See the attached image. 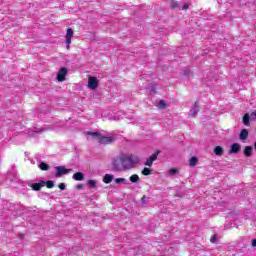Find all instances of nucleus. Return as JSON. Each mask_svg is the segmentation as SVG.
I'll return each mask as SVG.
<instances>
[{
    "label": "nucleus",
    "mask_w": 256,
    "mask_h": 256,
    "mask_svg": "<svg viewBox=\"0 0 256 256\" xmlns=\"http://www.w3.org/2000/svg\"><path fill=\"white\" fill-rule=\"evenodd\" d=\"M55 177H63V175H67L68 173H71V169L65 168V166H56L55 167Z\"/></svg>",
    "instance_id": "4"
},
{
    "label": "nucleus",
    "mask_w": 256,
    "mask_h": 256,
    "mask_svg": "<svg viewBox=\"0 0 256 256\" xmlns=\"http://www.w3.org/2000/svg\"><path fill=\"white\" fill-rule=\"evenodd\" d=\"M72 178L74 181H83L85 179V174L82 172H76L73 174Z\"/></svg>",
    "instance_id": "11"
},
{
    "label": "nucleus",
    "mask_w": 256,
    "mask_h": 256,
    "mask_svg": "<svg viewBox=\"0 0 256 256\" xmlns=\"http://www.w3.org/2000/svg\"><path fill=\"white\" fill-rule=\"evenodd\" d=\"M182 9L185 10V11H187V9H189V4H184V5L182 6Z\"/></svg>",
    "instance_id": "34"
},
{
    "label": "nucleus",
    "mask_w": 256,
    "mask_h": 256,
    "mask_svg": "<svg viewBox=\"0 0 256 256\" xmlns=\"http://www.w3.org/2000/svg\"><path fill=\"white\" fill-rule=\"evenodd\" d=\"M76 188H77V189H83V184H78V185L76 186Z\"/></svg>",
    "instance_id": "35"
},
{
    "label": "nucleus",
    "mask_w": 256,
    "mask_h": 256,
    "mask_svg": "<svg viewBox=\"0 0 256 256\" xmlns=\"http://www.w3.org/2000/svg\"><path fill=\"white\" fill-rule=\"evenodd\" d=\"M66 49H71V43H66Z\"/></svg>",
    "instance_id": "37"
},
{
    "label": "nucleus",
    "mask_w": 256,
    "mask_h": 256,
    "mask_svg": "<svg viewBox=\"0 0 256 256\" xmlns=\"http://www.w3.org/2000/svg\"><path fill=\"white\" fill-rule=\"evenodd\" d=\"M241 151V144L233 143L230 146V150L228 151L229 155L237 154Z\"/></svg>",
    "instance_id": "8"
},
{
    "label": "nucleus",
    "mask_w": 256,
    "mask_h": 256,
    "mask_svg": "<svg viewBox=\"0 0 256 256\" xmlns=\"http://www.w3.org/2000/svg\"><path fill=\"white\" fill-rule=\"evenodd\" d=\"M251 119H256V110L250 114Z\"/></svg>",
    "instance_id": "33"
},
{
    "label": "nucleus",
    "mask_w": 256,
    "mask_h": 256,
    "mask_svg": "<svg viewBox=\"0 0 256 256\" xmlns=\"http://www.w3.org/2000/svg\"><path fill=\"white\" fill-rule=\"evenodd\" d=\"M58 187H59V189H60L61 191H65V189L67 188V185H65V183H60V184L58 185Z\"/></svg>",
    "instance_id": "30"
},
{
    "label": "nucleus",
    "mask_w": 256,
    "mask_h": 256,
    "mask_svg": "<svg viewBox=\"0 0 256 256\" xmlns=\"http://www.w3.org/2000/svg\"><path fill=\"white\" fill-rule=\"evenodd\" d=\"M88 87L93 91L99 87V79L97 77L89 76L88 78Z\"/></svg>",
    "instance_id": "6"
},
{
    "label": "nucleus",
    "mask_w": 256,
    "mask_h": 256,
    "mask_svg": "<svg viewBox=\"0 0 256 256\" xmlns=\"http://www.w3.org/2000/svg\"><path fill=\"white\" fill-rule=\"evenodd\" d=\"M252 247H256V239L252 240Z\"/></svg>",
    "instance_id": "36"
},
{
    "label": "nucleus",
    "mask_w": 256,
    "mask_h": 256,
    "mask_svg": "<svg viewBox=\"0 0 256 256\" xmlns=\"http://www.w3.org/2000/svg\"><path fill=\"white\" fill-rule=\"evenodd\" d=\"M68 70L65 67L60 68V70L57 73L56 79L59 81V83H63L67 77Z\"/></svg>",
    "instance_id": "5"
},
{
    "label": "nucleus",
    "mask_w": 256,
    "mask_h": 256,
    "mask_svg": "<svg viewBox=\"0 0 256 256\" xmlns=\"http://www.w3.org/2000/svg\"><path fill=\"white\" fill-rule=\"evenodd\" d=\"M115 183L119 184V183H127V179L125 178H116L115 179Z\"/></svg>",
    "instance_id": "27"
},
{
    "label": "nucleus",
    "mask_w": 256,
    "mask_h": 256,
    "mask_svg": "<svg viewBox=\"0 0 256 256\" xmlns=\"http://www.w3.org/2000/svg\"><path fill=\"white\" fill-rule=\"evenodd\" d=\"M251 116H249V114H245L242 118V122L246 127H249L251 125L250 122Z\"/></svg>",
    "instance_id": "15"
},
{
    "label": "nucleus",
    "mask_w": 256,
    "mask_h": 256,
    "mask_svg": "<svg viewBox=\"0 0 256 256\" xmlns=\"http://www.w3.org/2000/svg\"><path fill=\"white\" fill-rule=\"evenodd\" d=\"M184 75L186 77H189V75H191V70H188V69L184 70Z\"/></svg>",
    "instance_id": "32"
},
{
    "label": "nucleus",
    "mask_w": 256,
    "mask_h": 256,
    "mask_svg": "<svg viewBox=\"0 0 256 256\" xmlns=\"http://www.w3.org/2000/svg\"><path fill=\"white\" fill-rule=\"evenodd\" d=\"M18 237H19L20 239H23V238L25 237V235H24V234H18Z\"/></svg>",
    "instance_id": "38"
},
{
    "label": "nucleus",
    "mask_w": 256,
    "mask_h": 256,
    "mask_svg": "<svg viewBox=\"0 0 256 256\" xmlns=\"http://www.w3.org/2000/svg\"><path fill=\"white\" fill-rule=\"evenodd\" d=\"M171 7H172V9H177V8H179V3L176 1H172Z\"/></svg>",
    "instance_id": "29"
},
{
    "label": "nucleus",
    "mask_w": 256,
    "mask_h": 256,
    "mask_svg": "<svg viewBox=\"0 0 256 256\" xmlns=\"http://www.w3.org/2000/svg\"><path fill=\"white\" fill-rule=\"evenodd\" d=\"M45 185L48 189H53L55 187V182L52 180H48L45 182Z\"/></svg>",
    "instance_id": "23"
},
{
    "label": "nucleus",
    "mask_w": 256,
    "mask_h": 256,
    "mask_svg": "<svg viewBox=\"0 0 256 256\" xmlns=\"http://www.w3.org/2000/svg\"><path fill=\"white\" fill-rule=\"evenodd\" d=\"M122 161L124 165V171L135 169L139 163V157L133 155L122 154Z\"/></svg>",
    "instance_id": "1"
},
{
    "label": "nucleus",
    "mask_w": 256,
    "mask_h": 256,
    "mask_svg": "<svg viewBox=\"0 0 256 256\" xmlns=\"http://www.w3.org/2000/svg\"><path fill=\"white\" fill-rule=\"evenodd\" d=\"M197 113H199V101H196L193 108L190 110L192 117H197Z\"/></svg>",
    "instance_id": "9"
},
{
    "label": "nucleus",
    "mask_w": 256,
    "mask_h": 256,
    "mask_svg": "<svg viewBox=\"0 0 256 256\" xmlns=\"http://www.w3.org/2000/svg\"><path fill=\"white\" fill-rule=\"evenodd\" d=\"M112 171H115L116 173H121L125 171L123 165V154H120L119 157L115 158L112 161Z\"/></svg>",
    "instance_id": "2"
},
{
    "label": "nucleus",
    "mask_w": 256,
    "mask_h": 256,
    "mask_svg": "<svg viewBox=\"0 0 256 256\" xmlns=\"http://www.w3.org/2000/svg\"><path fill=\"white\" fill-rule=\"evenodd\" d=\"M210 243H217V234L211 236Z\"/></svg>",
    "instance_id": "28"
},
{
    "label": "nucleus",
    "mask_w": 256,
    "mask_h": 256,
    "mask_svg": "<svg viewBox=\"0 0 256 256\" xmlns=\"http://www.w3.org/2000/svg\"><path fill=\"white\" fill-rule=\"evenodd\" d=\"M87 135H90V137H98V139H99V137H101V134L99 132L89 131V132H87Z\"/></svg>",
    "instance_id": "26"
},
{
    "label": "nucleus",
    "mask_w": 256,
    "mask_h": 256,
    "mask_svg": "<svg viewBox=\"0 0 256 256\" xmlns=\"http://www.w3.org/2000/svg\"><path fill=\"white\" fill-rule=\"evenodd\" d=\"M113 181V175L111 174H106L104 177H103V183H106V184H109Z\"/></svg>",
    "instance_id": "18"
},
{
    "label": "nucleus",
    "mask_w": 256,
    "mask_h": 256,
    "mask_svg": "<svg viewBox=\"0 0 256 256\" xmlns=\"http://www.w3.org/2000/svg\"><path fill=\"white\" fill-rule=\"evenodd\" d=\"M41 187H45V181H40L39 183H34L31 185L33 191H41Z\"/></svg>",
    "instance_id": "10"
},
{
    "label": "nucleus",
    "mask_w": 256,
    "mask_h": 256,
    "mask_svg": "<svg viewBox=\"0 0 256 256\" xmlns=\"http://www.w3.org/2000/svg\"><path fill=\"white\" fill-rule=\"evenodd\" d=\"M197 163H199V158L197 157H191L189 160V165L190 167H195L197 165Z\"/></svg>",
    "instance_id": "17"
},
{
    "label": "nucleus",
    "mask_w": 256,
    "mask_h": 256,
    "mask_svg": "<svg viewBox=\"0 0 256 256\" xmlns=\"http://www.w3.org/2000/svg\"><path fill=\"white\" fill-rule=\"evenodd\" d=\"M225 153V150L223 149V147L221 146H216L214 148V154L217 155L218 157L223 156V154Z\"/></svg>",
    "instance_id": "14"
},
{
    "label": "nucleus",
    "mask_w": 256,
    "mask_h": 256,
    "mask_svg": "<svg viewBox=\"0 0 256 256\" xmlns=\"http://www.w3.org/2000/svg\"><path fill=\"white\" fill-rule=\"evenodd\" d=\"M247 137H249V131L247 129H242L239 134V139L241 141H245V139H247Z\"/></svg>",
    "instance_id": "12"
},
{
    "label": "nucleus",
    "mask_w": 256,
    "mask_h": 256,
    "mask_svg": "<svg viewBox=\"0 0 256 256\" xmlns=\"http://www.w3.org/2000/svg\"><path fill=\"white\" fill-rule=\"evenodd\" d=\"M159 109H165L167 107V103H165V100H160L158 103Z\"/></svg>",
    "instance_id": "25"
},
{
    "label": "nucleus",
    "mask_w": 256,
    "mask_h": 256,
    "mask_svg": "<svg viewBox=\"0 0 256 256\" xmlns=\"http://www.w3.org/2000/svg\"><path fill=\"white\" fill-rule=\"evenodd\" d=\"M159 153H161V151L157 150L148 159H146V162L144 163V165H146L147 167H153V161H157V157H159Z\"/></svg>",
    "instance_id": "7"
},
{
    "label": "nucleus",
    "mask_w": 256,
    "mask_h": 256,
    "mask_svg": "<svg viewBox=\"0 0 256 256\" xmlns=\"http://www.w3.org/2000/svg\"><path fill=\"white\" fill-rule=\"evenodd\" d=\"M243 153L245 157H251L253 155V146H246Z\"/></svg>",
    "instance_id": "13"
},
{
    "label": "nucleus",
    "mask_w": 256,
    "mask_h": 256,
    "mask_svg": "<svg viewBox=\"0 0 256 256\" xmlns=\"http://www.w3.org/2000/svg\"><path fill=\"white\" fill-rule=\"evenodd\" d=\"M87 185L89 186L90 189H95L97 188V181L95 180H88Z\"/></svg>",
    "instance_id": "21"
},
{
    "label": "nucleus",
    "mask_w": 256,
    "mask_h": 256,
    "mask_svg": "<svg viewBox=\"0 0 256 256\" xmlns=\"http://www.w3.org/2000/svg\"><path fill=\"white\" fill-rule=\"evenodd\" d=\"M39 169H41V171H49V164L45 162H41L39 164Z\"/></svg>",
    "instance_id": "20"
},
{
    "label": "nucleus",
    "mask_w": 256,
    "mask_h": 256,
    "mask_svg": "<svg viewBox=\"0 0 256 256\" xmlns=\"http://www.w3.org/2000/svg\"><path fill=\"white\" fill-rule=\"evenodd\" d=\"M169 175L173 177V175H177L179 173V170L177 168H172L168 171Z\"/></svg>",
    "instance_id": "24"
},
{
    "label": "nucleus",
    "mask_w": 256,
    "mask_h": 256,
    "mask_svg": "<svg viewBox=\"0 0 256 256\" xmlns=\"http://www.w3.org/2000/svg\"><path fill=\"white\" fill-rule=\"evenodd\" d=\"M72 37H73V29L68 28L66 33V43H71Z\"/></svg>",
    "instance_id": "16"
},
{
    "label": "nucleus",
    "mask_w": 256,
    "mask_h": 256,
    "mask_svg": "<svg viewBox=\"0 0 256 256\" xmlns=\"http://www.w3.org/2000/svg\"><path fill=\"white\" fill-rule=\"evenodd\" d=\"M129 181L131 183H139V181H140L139 175L134 174V175L130 176Z\"/></svg>",
    "instance_id": "19"
},
{
    "label": "nucleus",
    "mask_w": 256,
    "mask_h": 256,
    "mask_svg": "<svg viewBox=\"0 0 256 256\" xmlns=\"http://www.w3.org/2000/svg\"><path fill=\"white\" fill-rule=\"evenodd\" d=\"M141 203H142V205H147V196H143L142 198H141Z\"/></svg>",
    "instance_id": "31"
},
{
    "label": "nucleus",
    "mask_w": 256,
    "mask_h": 256,
    "mask_svg": "<svg viewBox=\"0 0 256 256\" xmlns=\"http://www.w3.org/2000/svg\"><path fill=\"white\" fill-rule=\"evenodd\" d=\"M115 141H117L115 136H100L98 138V143H100V145H111V143H115Z\"/></svg>",
    "instance_id": "3"
},
{
    "label": "nucleus",
    "mask_w": 256,
    "mask_h": 256,
    "mask_svg": "<svg viewBox=\"0 0 256 256\" xmlns=\"http://www.w3.org/2000/svg\"><path fill=\"white\" fill-rule=\"evenodd\" d=\"M176 197H184V194H176Z\"/></svg>",
    "instance_id": "39"
},
{
    "label": "nucleus",
    "mask_w": 256,
    "mask_h": 256,
    "mask_svg": "<svg viewBox=\"0 0 256 256\" xmlns=\"http://www.w3.org/2000/svg\"><path fill=\"white\" fill-rule=\"evenodd\" d=\"M153 174V170H151L150 168L145 167L142 170V175L148 176V175H152Z\"/></svg>",
    "instance_id": "22"
}]
</instances>
